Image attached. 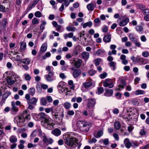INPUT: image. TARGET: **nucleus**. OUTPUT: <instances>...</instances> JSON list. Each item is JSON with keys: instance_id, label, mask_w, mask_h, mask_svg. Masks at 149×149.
<instances>
[{"instance_id": "obj_1", "label": "nucleus", "mask_w": 149, "mask_h": 149, "mask_svg": "<svg viewBox=\"0 0 149 149\" xmlns=\"http://www.w3.org/2000/svg\"><path fill=\"white\" fill-rule=\"evenodd\" d=\"M37 116L40 120H41L42 125L45 128L51 130L54 127V124L50 122V117L45 113L43 112L40 113Z\"/></svg>"}, {"instance_id": "obj_2", "label": "nucleus", "mask_w": 149, "mask_h": 149, "mask_svg": "<svg viewBox=\"0 0 149 149\" xmlns=\"http://www.w3.org/2000/svg\"><path fill=\"white\" fill-rule=\"evenodd\" d=\"M31 119L30 114L28 113L27 110L23 112L21 116H17L15 118L14 120L16 121L18 126L22 127L25 125V120H29Z\"/></svg>"}, {"instance_id": "obj_3", "label": "nucleus", "mask_w": 149, "mask_h": 149, "mask_svg": "<svg viewBox=\"0 0 149 149\" xmlns=\"http://www.w3.org/2000/svg\"><path fill=\"white\" fill-rule=\"evenodd\" d=\"M79 140L75 137H70L67 138L65 139V143L70 148H74L76 146L77 149H80L82 143L80 142H78Z\"/></svg>"}, {"instance_id": "obj_4", "label": "nucleus", "mask_w": 149, "mask_h": 149, "mask_svg": "<svg viewBox=\"0 0 149 149\" xmlns=\"http://www.w3.org/2000/svg\"><path fill=\"white\" fill-rule=\"evenodd\" d=\"M53 67L50 66H48L46 68V70L48 72V74L44 76V78L48 82H52L56 79V77L54 76V72L53 71Z\"/></svg>"}, {"instance_id": "obj_5", "label": "nucleus", "mask_w": 149, "mask_h": 149, "mask_svg": "<svg viewBox=\"0 0 149 149\" xmlns=\"http://www.w3.org/2000/svg\"><path fill=\"white\" fill-rule=\"evenodd\" d=\"M77 125L80 131L83 132H88L90 127V124L82 121H78Z\"/></svg>"}, {"instance_id": "obj_6", "label": "nucleus", "mask_w": 149, "mask_h": 149, "mask_svg": "<svg viewBox=\"0 0 149 149\" xmlns=\"http://www.w3.org/2000/svg\"><path fill=\"white\" fill-rule=\"evenodd\" d=\"M7 74L6 80L8 84L10 85H12L15 82V81L13 80V77L14 78H18L19 76L16 74L14 72L11 71L9 72L8 74L7 72H6L4 75Z\"/></svg>"}, {"instance_id": "obj_7", "label": "nucleus", "mask_w": 149, "mask_h": 149, "mask_svg": "<svg viewBox=\"0 0 149 149\" xmlns=\"http://www.w3.org/2000/svg\"><path fill=\"white\" fill-rule=\"evenodd\" d=\"M25 98L27 100L28 104H31L33 105H36L38 101V99L34 97L30 98V96L29 94H27L25 95Z\"/></svg>"}, {"instance_id": "obj_8", "label": "nucleus", "mask_w": 149, "mask_h": 149, "mask_svg": "<svg viewBox=\"0 0 149 149\" xmlns=\"http://www.w3.org/2000/svg\"><path fill=\"white\" fill-rule=\"evenodd\" d=\"M52 118L54 119L58 123H61L62 121V118L64 116L63 113L58 114H53Z\"/></svg>"}, {"instance_id": "obj_9", "label": "nucleus", "mask_w": 149, "mask_h": 149, "mask_svg": "<svg viewBox=\"0 0 149 149\" xmlns=\"http://www.w3.org/2000/svg\"><path fill=\"white\" fill-rule=\"evenodd\" d=\"M41 138L42 139V141L43 143L47 145L49 144H52L53 142V140L51 138L48 139L45 135L42 136Z\"/></svg>"}, {"instance_id": "obj_10", "label": "nucleus", "mask_w": 149, "mask_h": 149, "mask_svg": "<svg viewBox=\"0 0 149 149\" xmlns=\"http://www.w3.org/2000/svg\"><path fill=\"white\" fill-rule=\"evenodd\" d=\"M72 70H73L72 75L74 78H76L79 77L81 74V70L79 69L72 68Z\"/></svg>"}, {"instance_id": "obj_11", "label": "nucleus", "mask_w": 149, "mask_h": 149, "mask_svg": "<svg viewBox=\"0 0 149 149\" xmlns=\"http://www.w3.org/2000/svg\"><path fill=\"white\" fill-rule=\"evenodd\" d=\"M11 105L12 107L11 110L12 113L13 114H15L19 110L18 108L15 106V102L14 101L12 102Z\"/></svg>"}, {"instance_id": "obj_12", "label": "nucleus", "mask_w": 149, "mask_h": 149, "mask_svg": "<svg viewBox=\"0 0 149 149\" xmlns=\"http://www.w3.org/2000/svg\"><path fill=\"white\" fill-rule=\"evenodd\" d=\"M96 103V100L94 98H90L88 99L87 106L88 108L93 107Z\"/></svg>"}, {"instance_id": "obj_13", "label": "nucleus", "mask_w": 149, "mask_h": 149, "mask_svg": "<svg viewBox=\"0 0 149 149\" xmlns=\"http://www.w3.org/2000/svg\"><path fill=\"white\" fill-rule=\"evenodd\" d=\"M131 59L133 61V62L135 63H136L139 62H143V60L142 58H141L139 56H137L136 57L134 56H132L131 57Z\"/></svg>"}, {"instance_id": "obj_14", "label": "nucleus", "mask_w": 149, "mask_h": 149, "mask_svg": "<svg viewBox=\"0 0 149 149\" xmlns=\"http://www.w3.org/2000/svg\"><path fill=\"white\" fill-rule=\"evenodd\" d=\"M120 84L118 85V87L116 88V90L120 91L124 88V86L125 85V81L123 80L121 81Z\"/></svg>"}, {"instance_id": "obj_15", "label": "nucleus", "mask_w": 149, "mask_h": 149, "mask_svg": "<svg viewBox=\"0 0 149 149\" xmlns=\"http://www.w3.org/2000/svg\"><path fill=\"white\" fill-rule=\"evenodd\" d=\"M51 133L56 136H58L61 135V132L59 129L56 128L51 131Z\"/></svg>"}, {"instance_id": "obj_16", "label": "nucleus", "mask_w": 149, "mask_h": 149, "mask_svg": "<svg viewBox=\"0 0 149 149\" xmlns=\"http://www.w3.org/2000/svg\"><path fill=\"white\" fill-rule=\"evenodd\" d=\"M124 143L125 147L127 148H130L132 146V143L130 142L128 138H126L124 139Z\"/></svg>"}, {"instance_id": "obj_17", "label": "nucleus", "mask_w": 149, "mask_h": 149, "mask_svg": "<svg viewBox=\"0 0 149 149\" xmlns=\"http://www.w3.org/2000/svg\"><path fill=\"white\" fill-rule=\"evenodd\" d=\"M126 56L124 54L121 55L120 58L122 60V63L124 65H126L128 63V61L126 59Z\"/></svg>"}, {"instance_id": "obj_18", "label": "nucleus", "mask_w": 149, "mask_h": 149, "mask_svg": "<svg viewBox=\"0 0 149 149\" xmlns=\"http://www.w3.org/2000/svg\"><path fill=\"white\" fill-rule=\"evenodd\" d=\"M129 19L128 18H126L122 20L119 23V25L121 26H125L129 22Z\"/></svg>"}, {"instance_id": "obj_19", "label": "nucleus", "mask_w": 149, "mask_h": 149, "mask_svg": "<svg viewBox=\"0 0 149 149\" xmlns=\"http://www.w3.org/2000/svg\"><path fill=\"white\" fill-rule=\"evenodd\" d=\"M108 65L113 70H114L116 68V63L114 61L108 63Z\"/></svg>"}, {"instance_id": "obj_20", "label": "nucleus", "mask_w": 149, "mask_h": 149, "mask_svg": "<svg viewBox=\"0 0 149 149\" xmlns=\"http://www.w3.org/2000/svg\"><path fill=\"white\" fill-rule=\"evenodd\" d=\"M63 113V110H60L59 108H58L55 109L54 110L53 109V110H52V115H53V114L57 115L58 114H60Z\"/></svg>"}, {"instance_id": "obj_21", "label": "nucleus", "mask_w": 149, "mask_h": 149, "mask_svg": "<svg viewBox=\"0 0 149 149\" xmlns=\"http://www.w3.org/2000/svg\"><path fill=\"white\" fill-rule=\"evenodd\" d=\"M136 6L137 8L140 9L143 11L146 8L145 6L143 4L141 3H137L136 4Z\"/></svg>"}, {"instance_id": "obj_22", "label": "nucleus", "mask_w": 149, "mask_h": 149, "mask_svg": "<svg viewBox=\"0 0 149 149\" xmlns=\"http://www.w3.org/2000/svg\"><path fill=\"white\" fill-rule=\"evenodd\" d=\"M93 84L92 82L89 81L83 84V86L86 89H88Z\"/></svg>"}, {"instance_id": "obj_23", "label": "nucleus", "mask_w": 149, "mask_h": 149, "mask_svg": "<svg viewBox=\"0 0 149 149\" xmlns=\"http://www.w3.org/2000/svg\"><path fill=\"white\" fill-rule=\"evenodd\" d=\"M112 81L110 79H105L103 83V86L104 87H107L109 86V84L111 83Z\"/></svg>"}, {"instance_id": "obj_24", "label": "nucleus", "mask_w": 149, "mask_h": 149, "mask_svg": "<svg viewBox=\"0 0 149 149\" xmlns=\"http://www.w3.org/2000/svg\"><path fill=\"white\" fill-rule=\"evenodd\" d=\"M82 61L80 59L77 60L74 63V65L76 68H78L81 66Z\"/></svg>"}, {"instance_id": "obj_25", "label": "nucleus", "mask_w": 149, "mask_h": 149, "mask_svg": "<svg viewBox=\"0 0 149 149\" xmlns=\"http://www.w3.org/2000/svg\"><path fill=\"white\" fill-rule=\"evenodd\" d=\"M111 37L110 35H107L104 36L103 40L106 42H109L111 41Z\"/></svg>"}, {"instance_id": "obj_26", "label": "nucleus", "mask_w": 149, "mask_h": 149, "mask_svg": "<svg viewBox=\"0 0 149 149\" xmlns=\"http://www.w3.org/2000/svg\"><path fill=\"white\" fill-rule=\"evenodd\" d=\"M9 140L11 143H15L17 141V139L16 137L14 135L10 136Z\"/></svg>"}, {"instance_id": "obj_27", "label": "nucleus", "mask_w": 149, "mask_h": 149, "mask_svg": "<svg viewBox=\"0 0 149 149\" xmlns=\"http://www.w3.org/2000/svg\"><path fill=\"white\" fill-rule=\"evenodd\" d=\"M31 61V59L28 58L22 59L21 61V63L25 64L26 65L29 64Z\"/></svg>"}, {"instance_id": "obj_28", "label": "nucleus", "mask_w": 149, "mask_h": 149, "mask_svg": "<svg viewBox=\"0 0 149 149\" xmlns=\"http://www.w3.org/2000/svg\"><path fill=\"white\" fill-rule=\"evenodd\" d=\"M7 19L5 18L0 23V25L3 28H5L6 24L7 23Z\"/></svg>"}, {"instance_id": "obj_29", "label": "nucleus", "mask_w": 149, "mask_h": 149, "mask_svg": "<svg viewBox=\"0 0 149 149\" xmlns=\"http://www.w3.org/2000/svg\"><path fill=\"white\" fill-rule=\"evenodd\" d=\"M103 134L102 130L99 131L96 134L94 135V136L96 138H98L102 136Z\"/></svg>"}, {"instance_id": "obj_30", "label": "nucleus", "mask_w": 149, "mask_h": 149, "mask_svg": "<svg viewBox=\"0 0 149 149\" xmlns=\"http://www.w3.org/2000/svg\"><path fill=\"white\" fill-rule=\"evenodd\" d=\"M87 8L88 10L92 11L94 10V5L92 3H90L87 5Z\"/></svg>"}, {"instance_id": "obj_31", "label": "nucleus", "mask_w": 149, "mask_h": 149, "mask_svg": "<svg viewBox=\"0 0 149 149\" xmlns=\"http://www.w3.org/2000/svg\"><path fill=\"white\" fill-rule=\"evenodd\" d=\"M114 125L116 129L119 130L121 127V125L118 121H115L114 123Z\"/></svg>"}, {"instance_id": "obj_32", "label": "nucleus", "mask_w": 149, "mask_h": 149, "mask_svg": "<svg viewBox=\"0 0 149 149\" xmlns=\"http://www.w3.org/2000/svg\"><path fill=\"white\" fill-rule=\"evenodd\" d=\"M26 44L25 42H20V48L23 50L26 49Z\"/></svg>"}, {"instance_id": "obj_33", "label": "nucleus", "mask_w": 149, "mask_h": 149, "mask_svg": "<svg viewBox=\"0 0 149 149\" xmlns=\"http://www.w3.org/2000/svg\"><path fill=\"white\" fill-rule=\"evenodd\" d=\"M81 56L84 59H87L89 57V53L87 52H84L82 53Z\"/></svg>"}, {"instance_id": "obj_34", "label": "nucleus", "mask_w": 149, "mask_h": 149, "mask_svg": "<svg viewBox=\"0 0 149 149\" xmlns=\"http://www.w3.org/2000/svg\"><path fill=\"white\" fill-rule=\"evenodd\" d=\"M145 93V92L144 91L140 90H138L135 91V94L136 95H139L144 94Z\"/></svg>"}, {"instance_id": "obj_35", "label": "nucleus", "mask_w": 149, "mask_h": 149, "mask_svg": "<svg viewBox=\"0 0 149 149\" xmlns=\"http://www.w3.org/2000/svg\"><path fill=\"white\" fill-rule=\"evenodd\" d=\"M35 89L33 87L30 88L28 90L29 93L30 95L33 96L35 93Z\"/></svg>"}, {"instance_id": "obj_36", "label": "nucleus", "mask_w": 149, "mask_h": 149, "mask_svg": "<svg viewBox=\"0 0 149 149\" xmlns=\"http://www.w3.org/2000/svg\"><path fill=\"white\" fill-rule=\"evenodd\" d=\"M56 30L59 32H62L64 30L63 28L61 25H58L56 27Z\"/></svg>"}, {"instance_id": "obj_37", "label": "nucleus", "mask_w": 149, "mask_h": 149, "mask_svg": "<svg viewBox=\"0 0 149 149\" xmlns=\"http://www.w3.org/2000/svg\"><path fill=\"white\" fill-rule=\"evenodd\" d=\"M36 87V89L38 92H41V91H42L41 84L40 82H38L37 83Z\"/></svg>"}, {"instance_id": "obj_38", "label": "nucleus", "mask_w": 149, "mask_h": 149, "mask_svg": "<svg viewBox=\"0 0 149 149\" xmlns=\"http://www.w3.org/2000/svg\"><path fill=\"white\" fill-rule=\"evenodd\" d=\"M92 25V23L91 22H88L84 23L83 25V28H85L87 26L91 27Z\"/></svg>"}, {"instance_id": "obj_39", "label": "nucleus", "mask_w": 149, "mask_h": 149, "mask_svg": "<svg viewBox=\"0 0 149 149\" xmlns=\"http://www.w3.org/2000/svg\"><path fill=\"white\" fill-rule=\"evenodd\" d=\"M100 143H103L105 145H107L109 144V140L108 139H101L100 140Z\"/></svg>"}, {"instance_id": "obj_40", "label": "nucleus", "mask_w": 149, "mask_h": 149, "mask_svg": "<svg viewBox=\"0 0 149 149\" xmlns=\"http://www.w3.org/2000/svg\"><path fill=\"white\" fill-rule=\"evenodd\" d=\"M113 91L112 89L106 90V93L107 96H110L113 94Z\"/></svg>"}, {"instance_id": "obj_41", "label": "nucleus", "mask_w": 149, "mask_h": 149, "mask_svg": "<svg viewBox=\"0 0 149 149\" xmlns=\"http://www.w3.org/2000/svg\"><path fill=\"white\" fill-rule=\"evenodd\" d=\"M13 58L15 61H20V62L22 60V58L21 56L19 55H17L15 57H14Z\"/></svg>"}, {"instance_id": "obj_42", "label": "nucleus", "mask_w": 149, "mask_h": 149, "mask_svg": "<svg viewBox=\"0 0 149 149\" xmlns=\"http://www.w3.org/2000/svg\"><path fill=\"white\" fill-rule=\"evenodd\" d=\"M129 37L130 40L133 42H135L136 41H137V39L135 38L133 35L131 33L130 34Z\"/></svg>"}, {"instance_id": "obj_43", "label": "nucleus", "mask_w": 149, "mask_h": 149, "mask_svg": "<svg viewBox=\"0 0 149 149\" xmlns=\"http://www.w3.org/2000/svg\"><path fill=\"white\" fill-rule=\"evenodd\" d=\"M40 103L42 105H46L47 104L46 99L44 97H42Z\"/></svg>"}, {"instance_id": "obj_44", "label": "nucleus", "mask_w": 149, "mask_h": 149, "mask_svg": "<svg viewBox=\"0 0 149 149\" xmlns=\"http://www.w3.org/2000/svg\"><path fill=\"white\" fill-rule=\"evenodd\" d=\"M63 106L66 109H68L70 107L71 104L69 102H66L63 104Z\"/></svg>"}, {"instance_id": "obj_45", "label": "nucleus", "mask_w": 149, "mask_h": 149, "mask_svg": "<svg viewBox=\"0 0 149 149\" xmlns=\"http://www.w3.org/2000/svg\"><path fill=\"white\" fill-rule=\"evenodd\" d=\"M123 119L126 121H129L131 120L132 118L131 117V115L129 114L127 116H125L123 117Z\"/></svg>"}, {"instance_id": "obj_46", "label": "nucleus", "mask_w": 149, "mask_h": 149, "mask_svg": "<svg viewBox=\"0 0 149 149\" xmlns=\"http://www.w3.org/2000/svg\"><path fill=\"white\" fill-rule=\"evenodd\" d=\"M46 24L47 23L45 21H42L40 27V29L41 30H44L45 29V26Z\"/></svg>"}, {"instance_id": "obj_47", "label": "nucleus", "mask_w": 149, "mask_h": 149, "mask_svg": "<svg viewBox=\"0 0 149 149\" xmlns=\"http://www.w3.org/2000/svg\"><path fill=\"white\" fill-rule=\"evenodd\" d=\"M46 45V44H43L41 46L40 50L42 52H44L46 51L47 49V47Z\"/></svg>"}, {"instance_id": "obj_48", "label": "nucleus", "mask_w": 149, "mask_h": 149, "mask_svg": "<svg viewBox=\"0 0 149 149\" xmlns=\"http://www.w3.org/2000/svg\"><path fill=\"white\" fill-rule=\"evenodd\" d=\"M25 79L26 81H30L31 79V77L28 74H25L24 75Z\"/></svg>"}, {"instance_id": "obj_49", "label": "nucleus", "mask_w": 149, "mask_h": 149, "mask_svg": "<svg viewBox=\"0 0 149 149\" xmlns=\"http://www.w3.org/2000/svg\"><path fill=\"white\" fill-rule=\"evenodd\" d=\"M67 30L68 31H75V28L74 27H71L70 26H68L66 28Z\"/></svg>"}, {"instance_id": "obj_50", "label": "nucleus", "mask_w": 149, "mask_h": 149, "mask_svg": "<svg viewBox=\"0 0 149 149\" xmlns=\"http://www.w3.org/2000/svg\"><path fill=\"white\" fill-rule=\"evenodd\" d=\"M96 72V71L94 70L93 69L90 70L88 71V73L91 76L95 74Z\"/></svg>"}, {"instance_id": "obj_51", "label": "nucleus", "mask_w": 149, "mask_h": 149, "mask_svg": "<svg viewBox=\"0 0 149 149\" xmlns=\"http://www.w3.org/2000/svg\"><path fill=\"white\" fill-rule=\"evenodd\" d=\"M107 75V73L104 72H103L102 74H100L99 75L100 77L102 79L105 78Z\"/></svg>"}, {"instance_id": "obj_52", "label": "nucleus", "mask_w": 149, "mask_h": 149, "mask_svg": "<svg viewBox=\"0 0 149 149\" xmlns=\"http://www.w3.org/2000/svg\"><path fill=\"white\" fill-rule=\"evenodd\" d=\"M101 61V59L100 58H97L95 61V64L96 66H98L100 64V62Z\"/></svg>"}, {"instance_id": "obj_53", "label": "nucleus", "mask_w": 149, "mask_h": 149, "mask_svg": "<svg viewBox=\"0 0 149 149\" xmlns=\"http://www.w3.org/2000/svg\"><path fill=\"white\" fill-rule=\"evenodd\" d=\"M108 30V27L105 25L103 26L102 27V31L104 33L107 32Z\"/></svg>"}, {"instance_id": "obj_54", "label": "nucleus", "mask_w": 149, "mask_h": 149, "mask_svg": "<svg viewBox=\"0 0 149 149\" xmlns=\"http://www.w3.org/2000/svg\"><path fill=\"white\" fill-rule=\"evenodd\" d=\"M136 30L138 32H141L143 30V27L141 26H137L135 27Z\"/></svg>"}, {"instance_id": "obj_55", "label": "nucleus", "mask_w": 149, "mask_h": 149, "mask_svg": "<svg viewBox=\"0 0 149 149\" xmlns=\"http://www.w3.org/2000/svg\"><path fill=\"white\" fill-rule=\"evenodd\" d=\"M142 13L144 15H149V9L146 8Z\"/></svg>"}, {"instance_id": "obj_56", "label": "nucleus", "mask_w": 149, "mask_h": 149, "mask_svg": "<svg viewBox=\"0 0 149 149\" xmlns=\"http://www.w3.org/2000/svg\"><path fill=\"white\" fill-rule=\"evenodd\" d=\"M51 53L49 52H48L46 53L45 55L44 56L42 57V58L43 59H45L46 58V57H50L51 56Z\"/></svg>"}, {"instance_id": "obj_57", "label": "nucleus", "mask_w": 149, "mask_h": 149, "mask_svg": "<svg viewBox=\"0 0 149 149\" xmlns=\"http://www.w3.org/2000/svg\"><path fill=\"white\" fill-rule=\"evenodd\" d=\"M34 15L36 17H41L42 13L40 11H37L35 13Z\"/></svg>"}, {"instance_id": "obj_58", "label": "nucleus", "mask_w": 149, "mask_h": 149, "mask_svg": "<svg viewBox=\"0 0 149 149\" xmlns=\"http://www.w3.org/2000/svg\"><path fill=\"white\" fill-rule=\"evenodd\" d=\"M39 23V21L38 19L36 18H34L32 20V23L33 24H38Z\"/></svg>"}, {"instance_id": "obj_59", "label": "nucleus", "mask_w": 149, "mask_h": 149, "mask_svg": "<svg viewBox=\"0 0 149 149\" xmlns=\"http://www.w3.org/2000/svg\"><path fill=\"white\" fill-rule=\"evenodd\" d=\"M140 143H138L137 142H133L132 143V147H137L139 146Z\"/></svg>"}, {"instance_id": "obj_60", "label": "nucleus", "mask_w": 149, "mask_h": 149, "mask_svg": "<svg viewBox=\"0 0 149 149\" xmlns=\"http://www.w3.org/2000/svg\"><path fill=\"white\" fill-rule=\"evenodd\" d=\"M37 146L36 144H33L32 143H29L28 144L27 147L29 148H31L32 147H35Z\"/></svg>"}, {"instance_id": "obj_61", "label": "nucleus", "mask_w": 149, "mask_h": 149, "mask_svg": "<svg viewBox=\"0 0 149 149\" xmlns=\"http://www.w3.org/2000/svg\"><path fill=\"white\" fill-rule=\"evenodd\" d=\"M97 140L94 137L92 139L89 140L88 142L90 143H95Z\"/></svg>"}, {"instance_id": "obj_62", "label": "nucleus", "mask_w": 149, "mask_h": 149, "mask_svg": "<svg viewBox=\"0 0 149 149\" xmlns=\"http://www.w3.org/2000/svg\"><path fill=\"white\" fill-rule=\"evenodd\" d=\"M80 53V51L79 50H78L77 48H76L73 51V54L76 56L78 55Z\"/></svg>"}, {"instance_id": "obj_63", "label": "nucleus", "mask_w": 149, "mask_h": 149, "mask_svg": "<svg viewBox=\"0 0 149 149\" xmlns=\"http://www.w3.org/2000/svg\"><path fill=\"white\" fill-rule=\"evenodd\" d=\"M104 90L102 87H98L97 89V93L99 94L103 92Z\"/></svg>"}, {"instance_id": "obj_64", "label": "nucleus", "mask_w": 149, "mask_h": 149, "mask_svg": "<svg viewBox=\"0 0 149 149\" xmlns=\"http://www.w3.org/2000/svg\"><path fill=\"white\" fill-rule=\"evenodd\" d=\"M142 55L143 57H147L149 56V53L148 52H143Z\"/></svg>"}]
</instances>
